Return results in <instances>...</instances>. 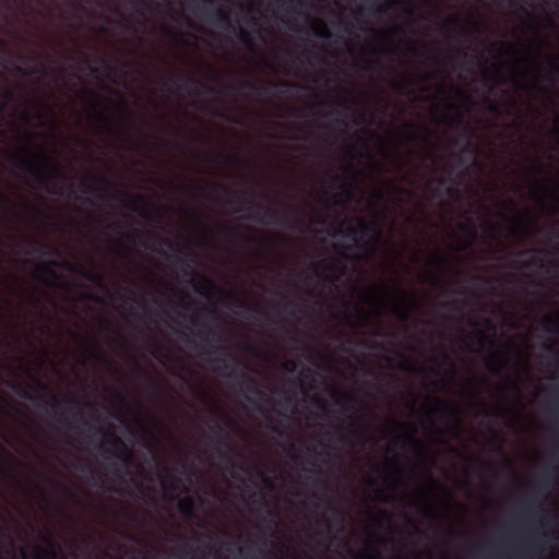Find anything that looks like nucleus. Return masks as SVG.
<instances>
[{
    "label": "nucleus",
    "mask_w": 559,
    "mask_h": 559,
    "mask_svg": "<svg viewBox=\"0 0 559 559\" xmlns=\"http://www.w3.org/2000/svg\"><path fill=\"white\" fill-rule=\"evenodd\" d=\"M192 11L202 16L213 25L235 32L236 27L230 21L229 13L221 5H216L215 0H194Z\"/></svg>",
    "instance_id": "5"
},
{
    "label": "nucleus",
    "mask_w": 559,
    "mask_h": 559,
    "mask_svg": "<svg viewBox=\"0 0 559 559\" xmlns=\"http://www.w3.org/2000/svg\"><path fill=\"white\" fill-rule=\"evenodd\" d=\"M201 340L202 344H198L193 340L187 337V334H183V337H181V341H185L191 348L202 349L206 354L221 353L223 356L226 355L227 348L218 345L222 341L219 332L210 330L205 334H201Z\"/></svg>",
    "instance_id": "11"
},
{
    "label": "nucleus",
    "mask_w": 559,
    "mask_h": 559,
    "mask_svg": "<svg viewBox=\"0 0 559 559\" xmlns=\"http://www.w3.org/2000/svg\"><path fill=\"white\" fill-rule=\"evenodd\" d=\"M542 495V491L539 490V488H535L534 489V499L532 501H530L526 506H525V513L531 516V518H536L539 513H540V501H536L537 498H539Z\"/></svg>",
    "instance_id": "23"
},
{
    "label": "nucleus",
    "mask_w": 559,
    "mask_h": 559,
    "mask_svg": "<svg viewBox=\"0 0 559 559\" xmlns=\"http://www.w3.org/2000/svg\"><path fill=\"white\" fill-rule=\"evenodd\" d=\"M240 202L247 206L241 210L250 212L249 219L257 222L261 225H275L283 228L295 230L297 228V221L294 214V209L286 205V210L281 212L280 210L264 205L258 202H249L247 200H240Z\"/></svg>",
    "instance_id": "1"
},
{
    "label": "nucleus",
    "mask_w": 559,
    "mask_h": 559,
    "mask_svg": "<svg viewBox=\"0 0 559 559\" xmlns=\"http://www.w3.org/2000/svg\"><path fill=\"white\" fill-rule=\"evenodd\" d=\"M329 510L331 511V513L333 514V516L335 518V520L340 524V530L338 531L343 532L344 531L343 523L345 521V513H344V511L341 510L340 508H336V507H329Z\"/></svg>",
    "instance_id": "37"
},
{
    "label": "nucleus",
    "mask_w": 559,
    "mask_h": 559,
    "mask_svg": "<svg viewBox=\"0 0 559 559\" xmlns=\"http://www.w3.org/2000/svg\"><path fill=\"white\" fill-rule=\"evenodd\" d=\"M46 479L55 487L57 488L58 490H60L64 496H68L70 497L71 499L75 500V502H80L79 498L74 495V492L69 489L67 486L56 481V480H51V479H48L46 477Z\"/></svg>",
    "instance_id": "36"
},
{
    "label": "nucleus",
    "mask_w": 559,
    "mask_h": 559,
    "mask_svg": "<svg viewBox=\"0 0 559 559\" xmlns=\"http://www.w3.org/2000/svg\"><path fill=\"white\" fill-rule=\"evenodd\" d=\"M356 221V226L347 224L336 229L334 234L350 241L349 245L342 246L343 251L340 252L341 257L346 261L352 259L349 255L350 251L361 248V237L372 231L377 240L380 238V231L376 228L374 224H369L360 217H357Z\"/></svg>",
    "instance_id": "4"
},
{
    "label": "nucleus",
    "mask_w": 559,
    "mask_h": 559,
    "mask_svg": "<svg viewBox=\"0 0 559 559\" xmlns=\"http://www.w3.org/2000/svg\"><path fill=\"white\" fill-rule=\"evenodd\" d=\"M366 301H368V302H379V301H381V298L379 297V295L373 289H370V292L366 296Z\"/></svg>",
    "instance_id": "52"
},
{
    "label": "nucleus",
    "mask_w": 559,
    "mask_h": 559,
    "mask_svg": "<svg viewBox=\"0 0 559 559\" xmlns=\"http://www.w3.org/2000/svg\"><path fill=\"white\" fill-rule=\"evenodd\" d=\"M15 159L19 168L28 173L40 183L48 185L51 180L63 177L60 165L51 160L44 153L37 157L16 155Z\"/></svg>",
    "instance_id": "3"
},
{
    "label": "nucleus",
    "mask_w": 559,
    "mask_h": 559,
    "mask_svg": "<svg viewBox=\"0 0 559 559\" xmlns=\"http://www.w3.org/2000/svg\"><path fill=\"white\" fill-rule=\"evenodd\" d=\"M106 329L115 336V338L122 341V335L117 330L111 329L108 324L106 325Z\"/></svg>",
    "instance_id": "62"
},
{
    "label": "nucleus",
    "mask_w": 559,
    "mask_h": 559,
    "mask_svg": "<svg viewBox=\"0 0 559 559\" xmlns=\"http://www.w3.org/2000/svg\"><path fill=\"white\" fill-rule=\"evenodd\" d=\"M174 264L183 277H191L190 284L195 293L206 296L214 288L213 282L207 276L192 270L191 260L176 255Z\"/></svg>",
    "instance_id": "6"
},
{
    "label": "nucleus",
    "mask_w": 559,
    "mask_h": 559,
    "mask_svg": "<svg viewBox=\"0 0 559 559\" xmlns=\"http://www.w3.org/2000/svg\"><path fill=\"white\" fill-rule=\"evenodd\" d=\"M74 417L81 423V426L83 429H81L78 426H71V429L75 433L84 437V439L87 440V443H90V444L93 443L92 433L103 435V431L99 428H97L96 426L92 425L90 421L84 419L83 414L80 411L75 412Z\"/></svg>",
    "instance_id": "16"
},
{
    "label": "nucleus",
    "mask_w": 559,
    "mask_h": 559,
    "mask_svg": "<svg viewBox=\"0 0 559 559\" xmlns=\"http://www.w3.org/2000/svg\"><path fill=\"white\" fill-rule=\"evenodd\" d=\"M353 435L359 440L365 441L367 440V432L366 430H354Z\"/></svg>",
    "instance_id": "56"
},
{
    "label": "nucleus",
    "mask_w": 559,
    "mask_h": 559,
    "mask_svg": "<svg viewBox=\"0 0 559 559\" xmlns=\"http://www.w3.org/2000/svg\"><path fill=\"white\" fill-rule=\"evenodd\" d=\"M293 2H294V0L281 1V5H280V7H281L284 11L288 12V11H289V9H290V7H292V4H293Z\"/></svg>",
    "instance_id": "61"
},
{
    "label": "nucleus",
    "mask_w": 559,
    "mask_h": 559,
    "mask_svg": "<svg viewBox=\"0 0 559 559\" xmlns=\"http://www.w3.org/2000/svg\"><path fill=\"white\" fill-rule=\"evenodd\" d=\"M15 100V93L12 90H5L0 85V115L4 112L9 104Z\"/></svg>",
    "instance_id": "26"
},
{
    "label": "nucleus",
    "mask_w": 559,
    "mask_h": 559,
    "mask_svg": "<svg viewBox=\"0 0 559 559\" xmlns=\"http://www.w3.org/2000/svg\"><path fill=\"white\" fill-rule=\"evenodd\" d=\"M238 38L243 46H246L249 49H253V47H254L253 37L248 29L240 28L239 33H238Z\"/></svg>",
    "instance_id": "34"
},
{
    "label": "nucleus",
    "mask_w": 559,
    "mask_h": 559,
    "mask_svg": "<svg viewBox=\"0 0 559 559\" xmlns=\"http://www.w3.org/2000/svg\"><path fill=\"white\" fill-rule=\"evenodd\" d=\"M401 480H400V471L397 468L394 469V476L392 478V481L389 484L388 488L390 492H395L396 489L400 487Z\"/></svg>",
    "instance_id": "42"
},
{
    "label": "nucleus",
    "mask_w": 559,
    "mask_h": 559,
    "mask_svg": "<svg viewBox=\"0 0 559 559\" xmlns=\"http://www.w3.org/2000/svg\"><path fill=\"white\" fill-rule=\"evenodd\" d=\"M374 499L380 502H388L389 495L383 489H377L374 492Z\"/></svg>",
    "instance_id": "51"
},
{
    "label": "nucleus",
    "mask_w": 559,
    "mask_h": 559,
    "mask_svg": "<svg viewBox=\"0 0 559 559\" xmlns=\"http://www.w3.org/2000/svg\"><path fill=\"white\" fill-rule=\"evenodd\" d=\"M433 401H435V406L430 408L431 413L439 414L442 417H447V418L453 420L455 424L459 423V418H457L459 408L454 403L449 402L447 400L439 399V397H436Z\"/></svg>",
    "instance_id": "15"
},
{
    "label": "nucleus",
    "mask_w": 559,
    "mask_h": 559,
    "mask_svg": "<svg viewBox=\"0 0 559 559\" xmlns=\"http://www.w3.org/2000/svg\"><path fill=\"white\" fill-rule=\"evenodd\" d=\"M456 92V95L461 98V100L465 104V109L466 111L469 110V106L472 104V98L468 94H466L465 92L461 91V90H455Z\"/></svg>",
    "instance_id": "44"
},
{
    "label": "nucleus",
    "mask_w": 559,
    "mask_h": 559,
    "mask_svg": "<svg viewBox=\"0 0 559 559\" xmlns=\"http://www.w3.org/2000/svg\"><path fill=\"white\" fill-rule=\"evenodd\" d=\"M5 455L11 461V463H13L17 468H24L25 467V465L21 461L14 459L9 453H5Z\"/></svg>",
    "instance_id": "57"
},
{
    "label": "nucleus",
    "mask_w": 559,
    "mask_h": 559,
    "mask_svg": "<svg viewBox=\"0 0 559 559\" xmlns=\"http://www.w3.org/2000/svg\"><path fill=\"white\" fill-rule=\"evenodd\" d=\"M329 115L334 116V117H335V119H334V120H335L337 123H341V124H344V126L346 124V123H345V120L342 118V115H341V112H340V111H337V110H336V111L330 112Z\"/></svg>",
    "instance_id": "59"
},
{
    "label": "nucleus",
    "mask_w": 559,
    "mask_h": 559,
    "mask_svg": "<svg viewBox=\"0 0 559 559\" xmlns=\"http://www.w3.org/2000/svg\"><path fill=\"white\" fill-rule=\"evenodd\" d=\"M394 289L399 295V301L392 305L391 311L393 316L401 322H407L411 319V312L418 308L417 294L413 292L408 294L402 287L395 285Z\"/></svg>",
    "instance_id": "9"
},
{
    "label": "nucleus",
    "mask_w": 559,
    "mask_h": 559,
    "mask_svg": "<svg viewBox=\"0 0 559 559\" xmlns=\"http://www.w3.org/2000/svg\"><path fill=\"white\" fill-rule=\"evenodd\" d=\"M394 4H396V0H385V2L377 8V12L385 13L390 10Z\"/></svg>",
    "instance_id": "49"
},
{
    "label": "nucleus",
    "mask_w": 559,
    "mask_h": 559,
    "mask_svg": "<svg viewBox=\"0 0 559 559\" xmlns=\"http://www.w3.org/2000/svg\"><path fill=\"white\" fill-rule=\"evenodd\" d=\"M459 229L469 237L471 242L476 239L477 233L473 224H459Z\"/></svg>",
    "instance_id": "38"
},
{
    "label": "nucleus",
    "mask_w": 559,
    "mask_h": 559,
    "mask_svg": "<svg viewBox=\"0 0 559 559\" xmlns=\"http://www.w3.org/2000/svg\"><path fill=\"white\" fill-rule=\"evenodd\" d=\"M415 430L413 429L411 432H404L400 433L394 438V444L399 445L400 448H412L414 450L420 449V442L417 440V438L414 436Z\"/></svg>",
    "instance_id": "17"
},
{
    "label": "nucleus",
    "mask_w": 559,
    "mask_h": 559,
    "mask_svg": "<svg viewBox=\"0 0 559 559\" xmlns=\"http://www.w3.org/2000/svg\"><path fill=\"white\" fill-rule=\"evenodd\" d=\"M554 326H559V316L552 318L547 316L543 319V329L547 333H556L557 330Z\"/></svg>",
    "instance_id": "33"
},
{
    "label": "nucleus",
    "mask_w": 559,
    "mask_h": 559,
    "mask_svg": "<svg viewBox=\"0 0 559 559\" xmlns=\"http://www.w3.org/2000/svg\"><path fill=\"white\" fill-rule=\"evenodd\" d=\"M152 205L147 201V199L141 194L134 195L132 202L128 205V207L136 213H139L142 217L148 218V214L146 207Z\"/></svg>",
    "instance_id": "21"
},
{
    "label": "nucleus",
    "mask_w": 559,
    "mask_h": 559,
    "mask_svg": "<svg viewBox=\"0 0 559 559\" xmlns=\"http://www.w3.org/2000/svg\"><path fill=\"white\" fill-rule=\"evenodd\" d=\"M201 340L202 344H198L193 340L187 337V334H183V337H181V341H185L191 348L202 349L206 354L221 353L223 356L226 355L227 348L218 345L222 341L219 332L210 330L205 334H201Z\"/></svg>",
    "instance_id": "12"
},
{
    "label": "nucleus",
    "mask_w": 559,
    "mask_h": 559,
    "mask_svg": "<svg viewBox=\"0 0 559 559\" xmlns=\"http://www.w3.org/2000/svg\"><path fill=\"white\" fill-rule=\"evenodd\" d=\"M311 29L314 36L322 39H331L333 37L332 32L323 21H318L311 25Z\"/></svg>",
    "instance_id": "25"
},
{
    "label": "nucleus",
    "mask_w": 559,
    "mask_h": 559,
    "mask_svg": "<svg viewBox=\"0 0 559 559\" xmlns=\"http://www.w3.org/2000/svg\"><path fill=\"white\" fill-rule=\"evenodd\" d=\"M407 141H416L421 138V133L426 131V127L417 122H407L404 124Z\"/></svg>",
    "instance_id": "22"
},
{
    "label": "nucleus",
    "mask_w": 559,
    "mask_h": 559,
    "mask_svg": "<svg viewBox=\"0 0 559 559\" xmlns=\"http://www.w3.org/2000/svg\"><path fill=\"white\" fill-rule=\"evenodd\" d=\"M496 46H499L506 55L514 53L516 51L515 47L508 41L491 44V49H493Z\"/></svg>",
    "instance_id": "40"
},
{
    "label": "nucleus",
    "mask_w": 559,
    "mask_h": 559,
    "mask_svg": "<svg viewBox=\"0 0 559 559\" xmlns=\"http://www.w3.org/2000/svg\"><path fill=\"white\" fill-rule=\"evenodd\" d=\"M109 467H110L111 473L115 476H117V477L120 476V472L122 469V466L119 463L112 461V462H110Z\"/></svg>",
    "instance_id": "53"
},
{
    "label": "nucleus",
    "mask_w": 559,
    "mask_h": 559,
    "mask_svg": "<svg viewBox=\"0 0 559 559\" xmlns=\"http://www.w3.org/2000/svg\"><path fill=\"white\" fill-rule=\"evenodd\" d=\"M214 188L217 189V190H221L223 191L224 193H228V194H233L235 195L237 199H239L243 192H240V191H237V190H230L228 189L227 187L221 185V183H214Z\"/></svg>",
    "instance_id": "43"
},
{
    "label": "nucleus",
    "mask_w": 559,
    "mask_h": 559,
    "mask_svg": "<svg viewBox=\"0 0 559 559\" xmlns=\"http://www.w3.org/2000/svg\"><path fill=\"white\" fill-rule=\"evenodd\" d=\"M91 181L93 183H97L96 191L98 192L99 197L100 194L108 197L109 192L112 190H115L118 193L116 183L111 182L105 177H98L93 175L91 177Z\"/></svg>",
    "instance_id": "19"
},
{
    "label": "nucleus",
    "mask_w": 559,
    "mask_h": 559,
    "mask_svg": "<svg viewBox=\"0 0 559 559\" xmlns=\"http://www.w3.org/2000/svg\"><path fill=\"white\" fill-rule=\"evenodd\" d=\"M203 159L205 162H217L219 164H224V165H227L231 162V156L227 155V154H223V153H217V154H211V153H205L203 154Z\"/></svg>",
    "instance_id": "28"
},
{
    "label": "nucleus",
    "mask_w": 559,
    "mask_h": 559,
    "mask_svg": "<svg viewBox=\"0 0 559 559\" xmlns=\"http://www.w3.org/2000/svg\"><path fill=\"white\" fill-rule=\"evenodd\" d=\"M108 443L110 445L109 449L105 447L104 442L98 443V449L111 454L114 457H116L122 463L130 462L132 457V452L121 438L114 436Z\"/></svg>",
    "instance_id": "14"
},
{
    "label": "nucleus",
    "mask_w": 559,
    "mask_h": 559,
    "mask_svg": "<svg viewBox=\"0 0 559 559\" xmlns=\"http://www.w3.org/2000/svg\"><path fill=\"white\" fill-rule=\"evenodd\" d=\"M178 508H179V512L183 516H186L188 519H192L195 516L197 504H195V499L192 496H187V497L182 498L178 503Z\"/></svg>",
    "instance_id": "20"
},
{
    "label": "nucleus",
    "mask_w": 559,
    "mask_h": 559,
    "mask_svg": "<svg viewBox=\"0 0 559 559\" xmlns=\"http://www.w3.org/2000/svg\"><path fill=\"white\" fill-rule=\"evenodd\" d=\"M549 66L550 68L557 73L559 74V56H558V59L554 58V57H550L549 58Z\"/></svg>",
    "instance_id": "54"
},
{
    "label": "nucleus",
    "mask_w": 559,
    "mask_h": 559,
    "mask_svg": "<svg viewBox=\"0 0 559 559\" xmlns=\"http://www.w3.org/2000/svg\"><path fill=\"white\" fill-rule=\"evenodd\" d=\"M82 276L92 283H94L98 287H104V277L102 274L93 273L92 271H87L82 269Z\"/></svg>",
    "instance_id": "35"
},
{
    "label": "nucleus",
    "mask_w": 559,
    "mask_h": 559,
    "mask_svg": "<svg viewBox=\"0 0 559 559\" xmlns=\"http://www.w3.org/2000/svg\"><path fill=\"white\" fill-rule=\"evenodd\" d=\"M342 32L346 33V34H350L352 33V28L350 26L348 25V23H346L344 20L342 19H337L336 22L334 23Z\"/></svg>",
    "instance_id": "50"
},
{
    "label": "nucleus",
    "mask_w": 559,
    "mask_h": 559,
    "mask_svg": "<svg viewBox=\"0 0 559 559\" xmlns=\"http://www.w3.org/2000/svg\"><path fill=\"white\" fill-rule=\"evenodd\" d=\"M80 188H81V191L83 193H88V192H92V187L90 183H87L86 181H81L80 182Z\"/></svg>",
    "instance_id": "60"
},
{
    "label": "nucleus",
    "mask_w": 559,
    "mask_h": 559,
    "mask_svg": "<svg viewBox=\"0 0 559 559\" xmlns=\"http://www.w3.org/2000/svg\"><path fill=\"white\" fill-rule=\"evenodd\" d=\"M217 455L221 460V462L224 464L225 468L229 472L234 471L235 468H239L241 471H243V467L242 466H238L235 461L233 460V457L228 454H226L225 452L221 451V450H217Z\"/></svg>",
    "instance_id": "29"
},
{
    "label": "nucleus",
    "mask_w": 559,
    "mask_h": 559,
    "mask_svg": "<svg viewBox=\"0 0 559 559\" xmlns=\"http://www.w3.org/2000/svg\"><path fill=\"white\" fill-rule=\"evenodd\" d=\"M468 150V145H466L460 153L453 154L454 158L456 159L455 165H448L443 168V173L447 175L448 179L452 183H457L459 180L463 177V173H457L456 170L464 166L465 159H464V153ZM438 187L432 190V195L435 198H441L444 194L450 195L452 193L451 188H444L448 180L445 178H438L437 179Z\"/></svg>",
    "instance_id": "8"
},
{
    "label": "nucleus",
    "mask_w": 559,
    "mask_h": 559,
    "mask_svg": "<svg viewBox=\"0 0 559 559\" xmlns=\"http://www.w3.org/2000/svg\"><path fill=\"white\" fill-rule=\"evenodd\" d=\"M96 119L102 123L103 130L106 132H111V126L109 117L103 112H98L96 115Z\"/></svg>",
    "instance_id": "41"
},
{
    "label": "nucleus",
    "mask_w": 559,
    "mask_h": 559,
    "mask_svg": "<svg viewBox=\"0 0 559 559\" xmlns=\"http://www.w3.org/2000/svg\"><path fill=\"white\" fill-rule=\"evenodd\" d=\"M317 474V471L314 469H310L308 471V473L305 475V478L308 483L311 484V486L313 487H319V486H324L325 487V483L321 481L318 477H316L314 475Z\"/></svg>",
    "instance_id": "39"
},
{
    "label": "nucleus",
    "mask_w": 559,
    "mask_h": 559,
    "mask_svg": "<svg viewBox=\"0 0 559 559\" xmlns=\"http://www.w3.org/2000/svg\"><path fill=\"white\" fill-rule=\"evenodd\" d=\"M147 388H148V392H150V394H151L153 397H159V395H160V390H159V386H158L155 382H153V381H151V380H150V381H148V385H147Z\"/></svg>",
    "instance_id": "48"
},
{
    "label": "nucleus",
    "mask_w": 559,
    "mask_h": 559,
    "mask_svg": "<svg viewBox=\"0 0 559 559\" xmlns=\"http://www.w3.org/2000/svg\"><path fill=\"white\" fill-rule=\"evenodd\" d=\"M316 371L309 367H304L300 371L301 381L308 382L310 390L314 388L313 383L316 381Z\"/></svg>",
    "instance_id": "32"
},
{
    "label": "nucleus",
    "mask_w": 559,
    "mask_h": 559,
    "mask_svg": "<svg viewBox=\"0 0 559 559\" xmlns=\"http://www.w3.org/2000/svg\"><path fill=\"white\" fill-rule=\"evenodd\" d=\"M390 186L393 187L403 197H405L407 199L414 198V193L412 190H409L407 188L396 187L392 181H390Z\"/></svg>",
    "instance_id": "45"
},
{
    "label": "nucleus",
    "mask_w": 559,
    "mask_h": 559,
    "mask_svg": "<svg viewBox=\"0 0 559 559\" xmlns=\"http://www.w3.org/2000/svg\"><path fill=\"white\" fill-rule=\"evenodd\" d=\"M93 357L100 362L107 364L114 370L115 373H119V370L112 365L111 361L107 359L106 355L103 353L102 348L97 343L93 345Z\"/></svg>",
    "instance_id": "30"
},
{
    "label": "nucleus",
    "mask_w": 559,
    "mask_h": 559,
    "mask_svg": "<svg viewBox=\"0 0 559 559\" xmlns=\"http://www.w3.org/2000/svg\"><path fill=\"white\" fill-rule=\"evenodd\" d=\"M333 394L334 395H338V396H342L344 400L346 401H354V396L349 393H346V392H342V391H338V390H334L333 391Z\"/></svg>",
    "instance_id": "55"
},
{
    "label": "nucleus",
    "mask_w": 559,
    "mask_h": 559,
    "mask_svg": "<svg viewBox=\"0 0 559 559\" xmlns=\"http://www.w3.org/2000/svg\"><path fill=\"white\" fill-rule=\"evenodd\" d=\"M297 366H298L297 362L293 359H288V360L284 361L282 365L283 369L289 373L295 372L297 369Z\"/></svg>",
    "instance_id": "46"
},
{
    "label": "nucleus",
    "mask_w": 559,
    "mask_h": 559,
    "mask_svg": "<svg viewBox=\"0 0 559 559\" xmlns=\"http://www.w3.org/2000/svg\"><path fill=\"white\" fill-rule=\"evenodd\" d=\"M487 102V110L495 115V116H499L500 115V108H499V105L493 103L492 100L490 99H486Z\"/></svg>",
    "instance_id": "47"
},
{
    "label": "nucleus",
    "mask_w": 559,
    "mask_h": 559,
    "mask_svg": "<svg viewBox=\"0 0 559 559\" xmlns=\"http://www.w3.org/2000/svg\"><path fill=\"white\" fill-rule=\"evenodd\" d=\"M245 88L250 90L253 93L260 94V95H269L273 94L274 90L282 88L277 92V94L282 97L290 95V90H299V91H307L309 87L306 85H301L299 83H292L287 81H281V82H267L263 85H257L254 83L245 82L241 85Z\"/></svg>",
    "instance_id": "10"
},
{
    "label": "nucleus",
    "mask_w": 559,
    "mask_h": 559,
    "mask_svg": "<svg viewBox=\"0 0 559 559\" xmlns=\"http://www.w3.org/2000/svg\"><path fill=\"white\" fill-rule=\"evenodd\" d=\"M551 403L548 405V409L556 419H559V383L550 389Z\"/></svg>",
    "instance_id": "27"
},
{
    "label": "nucleus",
    "mask_w": 559,
    "mask_h": 559,
    "mask_svg": "<svg viewBox=\"0 0 559 559\" xmlns=\"http://www.w3.org/2000/svg\"><path fill=\"white\" fill-rule=\"evenodd\" d=\"M317 276L323 277L326 282L336 283L346 272L345 264L336 259L322 260L313 265Z\"/></svg>",
    "instance_id": "13"
},
{
    "label": "nucleus",
    "mask_w": 559,
    "mask_h": 559,
    "mask_svg": "<svg viewBox=\"0 0 559 559\" xmlns=\"http://www.w3.org/2000/svg\"><path fill=\"white\" fill-rule=\"evenodd\" d=\"M19 59L23 61L25 64L32 63V66L25 68L20 64H16L12 61H3L1 66L3 69L8 70L10 73L19 76H27V75H44L48 76L50 73V69L46 66L45 62L40 60L38 56H29L24 57L20 56Z\"/></svg>",
    "instance_id": "7"
},
{
    "label": "nucleus",
    "mask_w": 559,
    "mask_h": 559,
    "mask_svg": "<svg viewBox=\"0 0 559 559\" xmlns=\"http://www.w3.org/2000/svg\"><path fill=\"white\" fill-rule=\"evenodd\" d=\"M215 361L218 362L222 374L228 380L233 389L241 393H249L260 400L264 397V393L259 389L257 382L239 369L235 357L226 354L217 357Z\"/></svg>",
    "instance_id": "2"
},
{
    "label": "nucleus",
    "mask_w": 559,
    "mask_h": 559,
    "mask_svg": "<svg viewBox=\"0 0 559 559\" xmlns=\"http://www.w3.org/2000/svg\"><path fill=\"white\" fill-rule=\"evenodd\" d=\"M176 80L180 81L179 87L189 93L194 92L199 85H202L198 79L190 75H179Z\"/></svg>",
    "instance_id": "24"
},
{
    "label": "nucleus",
    "mask_w": 559,
    "mask_h": 559,
    "mask_svg": "<svg viewBox=\"0 0 559 559\" xmlns=\"http://www.w3.org/2000/svg\"><path fill=\"white\" fill-rule=\"evenodd\" d=\"M210 429H211V431H213L217 436L223 433V429H222V427L218 424H214L213 426L210 427Z\"/></svg>",
    "instance_id": "64"
},
{
    "label": "nucleus",
    "mask_w": 559,
    "mask_h": 559,
    "mask_svg": "<svg viewBox=\"0 0 559 559\" xmlns=\"http://www.w3.org/2000/svg\"><path fill=\"white\" fill-rule=\"evenodd\" d=\"M543 480H544L545 486L549 487L552 484V477H551L550 473H545Z\"/></svg>",
    "instance_id": "63"
},
{
    "label": "nucleus",
    "mask_w": 559,
    "mask_h": 559,
    "mask_svg": "<svg viewBox=\"0 0 559 559\" xmlns=\"http://www.w3.org/2000/svg\"><path fill=\"white\" fill-rule=\"evenodd\" d=\"M477 343L480 347H484L485 341L487 340L485 334L481 331H478L476 334Z\"/></svg>",
    "instance_id": "58"
},
{
    "label": "nucleus",
    "mask_w": 559,
    "mask_h": 559,
    "mask_svg": "<svg viewBox=\"0 0 559 559\" xmlns=\"http://www.w3.org/2000/svg\"><path fill=\"white\" fill-rule=\"evenodd\" d=\"M0 207L3 209L5 213H9L15 221H21V217L12 209V202L2 192H0Z\"/></svg>",
    "instance_id": "31"
},
{
    "label": "nucleus",
    "mask_w": 559,
    "mask_h": 559,
    "mask_svg": "<svg viewBox=\"0 0 559 559\" xmlns=\"http://www.w3.org/2000/svg\"><path fill=\"white\" fill-rule=\"evenodd\" d=\"M44 540L48 544L49 549H39L35 555V559H57L58 555L62 552L60 545L49 537H45Z\"/></svg>",
    "instance_id": "18"
}]
</instances>
